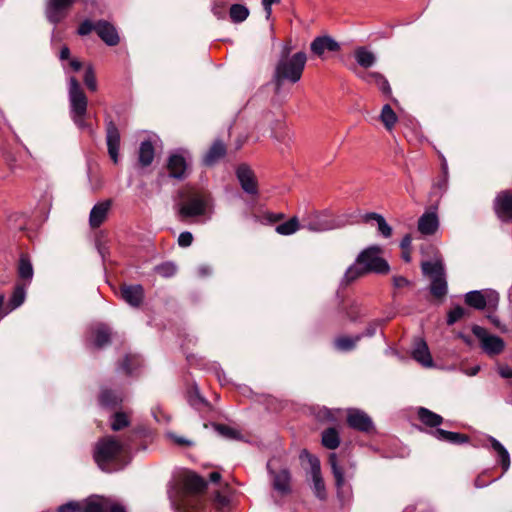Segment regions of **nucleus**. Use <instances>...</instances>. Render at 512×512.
<instances>
[{
    "mask_svg": "<svg viewBox=\"0 0 512 512\" xmlns=\"http://www.w3.org/2000/svg\"><path fill=\"white\" fill-rule=\"evenodd\" d=\"M207 487V482L193 471H185L182 488L169 491V499L175 512H191L200 505L199 496Z\"/></svg>",
    "mask_w": 512,
    "mask_h": 512,
    "instance_id": "nucleus-1",
    "label": "nucleus"
},
{
    "mask_svg": "<svg viewBox=\"0 0 512 512\" xmlns=\"http://www.w3.org/2000/svg\"><path fill=\"white\" fill-rule=\"evenodd\" d=\"M381 253L382 248L378 245L369 246L361 251L356 258V263L351 265L344 275L345 284L349 285L369 273L387 274L390 266L384 258L379 256Z\"/></svg>",
    "mask_w": 512,
    "mask_h": 512,
    "instance_id": "nucleus-2",
    "label": "nucleus"
},
{
    "mask_svg": "<svg viewBox=\"0 0 512 512\" xmlns=\"http://www.w3.org/2000/svg\"><path fill=\"white\" fill-rule=\"evenodd\" d=\"M306 62L307 54L304 51L294 53L292 58L277 59L271 76L274 93L280 94L286 83L293 85L299 82L302 78Z\"/></svg>",
    "mask_w": 512,
    "mask_h": 512,
    "instance_id": "nucleus-3",
    "label": "nucleus"
},
{
    "mask_svg": "<svg viewBox=\"0 0 512 512\" xmlns=\"http://www.w3.org/2000/svg\"><path fill=\"white\" fill-rule=\"evenodd\" d=\"M131 450L130 438L119 441L113 436H106L96 443L93 458L102 471L114 472L123 467L115 462L117 457L120 454L129 453Z\"/></svg>",
    "mask_w": 512,
    "mask_h": 512,
    "instance_id": "nucleus-4",
    "label": "nucleus"
},
{
    "mask_svg": "<svg viewBox=\"0 0 512 512\" xmlns=\"http://www.w3.org/2000/svg\"><path fill=\"white\" fill-rule=\"evenodd\" d=\"M212 210V199L203 191H190L182 195V200L177 204V213L182 221L191 218L205 216Z\"/></svg>",
    "mask_w": 512,
    "mask_h": 512,
    "instance_id": "nucleus-5",
    "label": "nucleus"
},
{
    "mask_svg": "<svg viewBox=\"0 0 512 512\" xmlns=\"http://www.w3.org/2000/svg\"><path fill=\"white\" fill-rule=\"evenodd\" d=\"M68 100L70 117L74 124L79 129H88L89 125L85 121L88 99L74 76L68 78Z\"/></svg>",
    "mask_w": 512,
    "mask_h": 512,
    "instance_id": "nucleus-6",
    "label": "nucleus"
},
{
    "mask_svg": "<svg viewBox=\"0 0 512 512\" xmlns=\"http://www.w3.org/2000/svg\"><path fill=\"white\" fill-rule=\"evenodd\" d=\"M190 153L182 148L172 151L168 157L167 170L170 178L184 180L190 173Z\"/></svg>",
    "mask_w": 512,
    "mask_h": 512,
    "instance_id": "nucleus-7",
    "label": "nucleus"
},
{
    "mask_svg": "<svg viewBox=\"0 0 512 512\" xmlns=\"http://www.w3.org/2000/svg\"><path fill=\"white\" fill-rule=\"evenodd\" d=\"M472 333L479 339L482 350L488 356L493 357L503 352L505 342L501 337L488 334L487 330L479 325L472 326Z\"/></svg>",
    "mask_w": 512,
    "mask_h": 512,
    "instance_id": "nucleus-8",
    "label": "nucleus"
},
{
    "mask_svg": "<svg viewBox=\"0 0 512 512\" xmlns=\"http://www.w3.org/2000/svg\"><path fill=\"white\" fill-rule=\"evenodd\" d=\"M498 300L499 296L494 291L483 293L480 290H473L464 295L465 304L476 310H484L487 307L489 309H495Z\"/></svg>",
    "mask_w": 512,
    "mask_h": 512,
    "instance_id": "nucleus-9",
    "label": "nucleus"
},
{
    "mask_svg": "<svg viewBox=\"0 0 512 512\" xmlns=\"http://www.w3.org/2000/svg\"><path fill=\"white\" fill-rule=\"evenodd\" d=\"M76 0H46L45 16L47 20L57 25L68 14V11L73 6Z\"/></svg>",
    "mask_w": 512,
    "mask_h": 512,
    "instance_id": "nucleus-10",
    "label": "nucleus"
},
{
    "mask_svg": "<svg viewBox=\"0 0 512 512\" xmlns=\"http://www.w3.org/2000/svg\"><path fill=\"white\" fill-rule=\"evenodd\" d=\"M493 210L498 219L504 223L512 222V190L500 191L494 201Z\"/></svg>",
    "mask_w": 512,
    "mask_h": 512,
    "instance_id": "nucleus-11",
    "label": "nucleus"
},
{
    "mask_svg": "<svg viewBox=\"0 0 512 512\" xmlns=\"http://www.w3.org/2000/svg\"><path fill=\"white\" fill-rule=\"evenodd\" d=\"M235 175L243 191L250 195L258 194V182L254 171L246 163H241L235 168Z\"/></svg>",
    "mask_w": 512,
    "mask_h": 512,
    "instance_id": "nucleus-12",
    "label": "nucleus"
},
{
    "mask_svg": "<svg viewBox=\"0 0 512 512\" xmlns=\"http://www.w3.org/2000/svg\"><path fill=\"white\" fill-rule=\"evenodd\" d=\"M346 421L348 426L354 430L367 434L375 431V426L371 417L362 410H349Z\"/></svg>",
    "mask_w": 512,
    "mask_h": 512,
    "instance_id": "nucleus-13",
    "label": "nucleus"
},
{
    "mask_svg": "<svg viewBox=\"0 0 512 512\" xmlns=\"http://www.w3.org/2000/svg\"><path fill=\"white\" fill-rule=\"evenodd\" d=\"M263 120L270 126L271 136L278 142L288 145L292 139L286 124L280 119H274L272 111L263 114Z\"/></svg>",
    "mask_w": 512,
    "mask_h": 512,
    "instance_id": "nucleus-14",
    "label": "nucleus"
},
{
    "mask_svg": "<svg viewBox=\"0 0 512 512\" xmlns=\"http://www.w3.org/2000/svg\"><path fill=\"white\" fill-rule=\"evenodd\" d=\"M267 468L272 476V486L274 490L278 491L282 495L289 494L291 492V475L289 470L284 468L279 471H273L271 469L270 462L267 464Z\"/></svg>",
    "mask_w": 512,
    "mask_h": 512,
    "instance_id": "nucleus-15",
    "label": "nucleus"
},
{
    "mask_svg": "<svg viewBox=\"0 0 512 512\" xmlns=\"http://www.w3.org/2000/svg\"><path fill=\"white\" fill-rule=\"evenodd\" d=\"M303 452L309 456L315 495L318 499L325 500L327 494L324 480L321 476L320 462L317 458L313 457L312 455H309L306 450H304Z\"/></svg>",
    "mask_w": 512,
    "mask_h": 512,
    "instance_id": "nucleus-16",
    "label": "nucleus"
},
{
    "mask_svg": "<svg viewBox=\"0 0 512 512\" xmlns=\"http://www.w3.org/2000/svg\"><path fill=\"white\" fill-rule=\"evenodd\" d=\"M112 206V200L106 199L96 203L89 214V225L95 229L100 227L107 219L108 213Z\"/></svg>",
    "mask_w": 512,
    "mask_h": 512,
    "instance_id": "nucleus-17",
    "label": "nucleus"
},
{
    "mask_svg": "<svg viewBox=\"0 0 512 512\" xmlns=\"http://www.w3.org/2000/svg\"><path fill=\"white\" fill-rule=\"evenodd\" d=\"M350 70L355 72V74L362 80L369 82L371 79L379 88L381 93L388 98H392V89L387 80V78L381 74L380 72H369V73H359L357 72L355 67H350Z\"/></svg>",
    "mask_w": 512,
    "mask_h": 512,
    "instance_id": "nucleus-18",
    "label": "nucleus"
},
{
    "mask_svg": "<svg viewBox=\"0 0 512 512\" xmlns=\"http://www.w3.org/2000/svg\"><path fill=\"white\" fill-rule=\"evenodd\" d=\"M106 141L109 156L114 163H117L120 146V133L117 126L112 121H109L106 126Z\"/></svg>",
    "mask_w": 512,
    "mask_h": 512,
    "instance_id": "nucleus-19",
    "label": "nucleus"
},
{
    "mask_svg": "<svg viewBox=\"0 0 512 512\" xmlns=\"http://www.w3.org/2000/svg\"><path fill=\"white\" fill-rule=\"evenodd\" d=\"M120 293L122 299L132 307H139L144 299V289L140 284L124 285Z\"/></svg>",
    "mask_w": 512,
    "mask_h": 512,
    "instance_id": "nucleus-20",
    "label": "nucleus"
},
{
    "mask_svg": "<svg viewBox=\"0 0 512 512\" xmlns=\"http://www.w3.org/2000/svg\"><path fill=\"white\" fill-rule=\"evenodd\" d=\"M95 31L108 46H115L119 43L118 32L111 23L100 20L96 23Z\"/></svg>",
    "mask_w": 512,
    "mask_h": 512,
    "instance_id": "nucleus-21",
    "label": "nucleus"
},
{
    "mask_svg": "<svg viewBox=\"0 0 512 512\" xmlns=\"http://www.w3.org/2000/svg\"><path fill=\"white\" fill-rule=\"evenodd\" d=\"M310 49L316 56L322 57L325 51H339L340 45L330 36H319L311 42Z\"/></svg>",
    "mask_w": 512,
    "mask_h": 512,
    "instance_id": "nucleus-22",
    "label": "nucleus"
},
{
    "mask_svg": "<svg viewBox=\"0 0 512 512\" xmlns=\"http://www.w3.org/2000/svg\"><path fill=\"white\" fill-rule=\"evenodd\" d=\"M338 310L346 315L351 322H356L360 318L366 316V312L362 305L356 300H340L338 303Z\"/></svg>",
    "mask_w": 512,
    "mask_h": 512,
    "instance_id": "nucleus-23",
    "label": "nucleus"
},
{
    "mask_svg": "<svg viewBox=\"0 0 512 512\" xmlns=\"http://www.w3.org/2000/svg\"><path fill=\"white\" fill-rule=\"evenodd\" d=\"M430 434L439 441L448 442L454 445H461L470 441V437L466 434L447 431L441 428L431 431Z\"/></svg>",
    "mask_w": 512,
    "mask_h": 512,
    "instance_id": "nucleus-24",
    "label": "nucleus"
},
{
    "mask_svg": "<svg viewBox=\"0 0 512 512\" xmlns=\"http://www.w3.org/2000/svg\"><path fill=\"white\" fill-rule=\"evenodd\" d=\"M229 137L233 139L231 145L234 146V151H237L248 139V129L243 123L235 122L229 128Z\"/></svg>",
    "mask_w": 512,
    "mask_h": 512,
    "instance_id": "nucleus-25",
    "label": "nucleus"
},
{
    "mask_svg": "<svg viewBox=\"0 0 512 512\" xmlns=\"http://www.w3.org/2000/svg\"><path fill=\"white\" fill-rule=\"evenodd\" d=\"M412 356L414 360L421 363L423 366L430 367L433 364L428 345L423 339H417L415 342Z\"/></svg>",
    "mask_w": 512,
    "mask_h": 512,
    "instance_id": "nucleus-26",
    "label": "nucleus"
},
{
    "mask_svg": "<svg viewBox=\"0 0 512 512\" xmlns=\"http://www.w3.org/2000/svg\"><path fill=\"white\" fill-rule=\"evenodd\" d=\"M439 226L435 213H424L418 220V230L424 235H433Z\"/></svg>",
    "mask_w": 512,
    "mask_h": 512,
    "instance_id": "nucleus-27",
    "label": "nucleus"
},
{
    "mask_svg": "<svg viewBox=\"0 0 512 512\" xmlns=\"http://www.w3.org/2000/svg\"><path fill=\"white\" fill-rule=\"evenodd\" d=\"M26 297V287L25 285H17L9 299L7 306H2L1 313H5V316L11 311L20 307Z\"/></svg>",
    "mask_w": 512,
    "mask_h": 512,
    "instance_id": "nucleus-28",
    "label": "nucleus"
},
{
    "mask_svg": "<svg viewBox=\"0 0 512 512\" xmlns=\"http://www.w3.org/2000/svg\"><path fill=\"white\" fill-rule=\"evenodd\" d=\"M354 57L358 65L364 69L371 68L377 61L376 55L364 46L357 47L354 50Z\"/></svg>",
    "mask_w": 512,
    "mask_h": 512,
    "instance_id": "nucleus-29",
    "label": "nucleus"
},
{
    "mask_svg": "<svg viewBox=\"0 0 512 512\" xmlns=\"http://www.w3.org/2000/svg\"><path fill=\"white\" fill-rule=\"evenodd\" d=\"M418 419L426 426L430 428L437 429L440 426L444 419L441 415L425 408L420 407L417 412Z\"/></svg>",
    "mask_w": 512,
    "mask_h": 512,
    "instance_id": "nucleus-30",
    "label": "nucleus"
},
{
    "mask_svg": "<svg viewBox=\"0 0 512 512\" xmlns=\"http://www.w3.org/2000/svg\"><path fill=\"white\" fill-rule=\"evenodd\" d=\"M109 499L107 497L93 496L84 502L83 512H108Z\"/></svg>",
    "mask_w": 512,
    "mask_h": 512,
    "instance_id": "nucleus-31",
    "label": "nucleus"
},
{
    "mask_svg": "<svg viewBox=\"0 0 512 512\" xmlns=\"http://www.w3.org/2000/svg\"><path fill=\"white\" fill-rule=\"evenodd\" d=\"M363 338V335H355L354 337L339 336L334 339L333 346L337 351L350 352L353 351L358 342Z\"/></svg>",
    "mask_w": 512,
    "mask_h": 512,
    "instance_id": "nucleus-32",
    "label": "nucleus"
},
{
    "mask_svg": "<svg viewBox=\"0 0 512 512\" xmlns=\"http://www.w3.org/2000/svg\"><path fill=\"white\" fill-rule=\"evenodd\" d=\"M492 449L497 453L499 458V464L502 467L503 472H506L510 467V454L507 449L494 437L488 438Z\"/></svg>",
    "mask_w": 512,
    "mask_h": 512,
    "instance_id": "nucleus-33",
    "label": "nucleus"
},
{
    "mask_svg": "<svg viewBox=\"0 0 512 512\" xmlns=\"http://www.w3.org/2000/svg\"><path fill=\"white\" fill-rule=\"evenodd\" d=\"M224 155V142L221 139L215 140L203 158L207 166L214 165Z\"/></svg>",
    "mask_w": 512,
    "mask_h": 512,
    "instance_id": "nucleus-34",
    "label": "nucleus"
},
{
    "mask_svg": "<svg viewBox=\"0 0 512 512\" xmlns=\"http://www.w3.org/2000/svg\"><path fill=\"white\" fill-rule=\"evenodd\" d=\"M155 150L150 140L142 141L139 147L138 160L143 166H149L154 160Z\"/></svg>",
    "mask_w": 512,
    "mask_h": 512,
    "instance_id": "nucleus-35",
    "label": "nucleus"
},
{
    "mask_svg": "<svg viewBox=\"0 0 512 512\" xmlns=\"http://www.w3.org/2000/svg\"><path fill=\"white\" fill-rule=\"evenodd\" d=\"M429 290L434 298L442 300L448 292V285L445 279V274L439 277H434L431 280Z\"/></svg>",
    "mask_w": 512,
    "mask_h": 512,
    "instance_id": "nucleus-36",
    "label": "nucleus"
},
{
    "mask_svg": "<svg viewBox=\"0 0 512 512\" xmlns=\"http://www.w3.org/2000/svg\"><path fill=\"white\" fill-rule=\"evenodd\" d=\"M370 220H375L377 222L378 231L383 237L389 238L392 236V228L382 215L375 212L367 213L364 216V221L369 222Z\"/></svg>",
    "mask_w": 512,
    "mask_h": 512,
    "instance_id": "nucleus-37",
    "label": "nucleus"
},
{
    "mask_svg": "<svg viewBox=\"0 0 512 512\" xmlns=\"http://www.w3.org/2000/svg\"><path fill=\"white\" fill-rule=\"evenodd\" d=\"M322 445L330 450H335L340 444L339 433L336 428L329 427L322 432Z\"/></svg>",
    "mask_w": 512,
    "mask_h": 512,
    "instance_id": "nucleus-38",
    "label": "nucleus"
},
{
    "mask_svg": "<svg viewBox=\"0 0 512 512\" xmlns=\"http://www.w3.org/2000/svg\"><path fill=\"white\" fill-rule=\"evenodd\" d=\"M18 275L22 280L26 281L28 284L32 281L34 271L31 260L27 255L22 254L20 256L18 264Z\"/></svg>",
    "mask_w": 512,
    "mask_h": 512,
    "instance_id": "nucleus-39",
    "label": "nucleus"
},
{
    "mask_svg": "<svg viewBox=\"0 0 512 512\" xmlns=\"http://www.w3.org/2000/svg\"><path fill=\"white\" fill-rule=\"evenodd\" d=\"M250 15V10L244 4H232L229 8V18L233 23L244 22Z\"/></svg>",
    "mask_w": 512,
    "mask_h": 512,
    "instance_id": "nucleus-40",
    "label": "nucleus"
},
{
    "mask_svg": "<svg viewBox=\"0 0 512 512\" xmlns=\"http://www.w3.org/2000/svg\"><path fill=\"white\" fill-rule=\"evenodd\" d=\"M123 401L122 396L109 389H102L100 396H99V402L104 407H116Z\"/></svg>",
    "mask_w": 512,
    "mask_h": 512,
    "instance_id": "nucleus-41",
    "label": "nucleus"
},
{
    "mask_svg": "<svg viewBox=\"0 0 512 512\" xmlns=\"http://www.w3.org/2000/svg\"><path fill=\"white\" fill-rule=\"evenodd\" d=\"M94 334V346L96 348H102L110 342L111 332L106 325L98 324L94 329Z\"/></svg>",
    "mask_w": 512,
    "mask_h": 512,
    "instance_id": "nucleus-42",
    "label": "nucleus"
},
{
    "mask_svg": "<svg viewBox=\"0 0 512 512\" xmlns=\"http://www.w3.org/2000/svg\"><path fill=\"white\" fill-rule=\"evenodd\" d=\"M421 269L424 275L429 276L432 279L445 274L443 264L440 261H424L421 263Z\"/></svg>",
    "mask_w": 512,
    "mask_h": 512,
    "instance_id": "nucleus-43",
    "label": "nucleus"
},
{
    "mask_svg": "<svg viewBox=\"0 0 512 512\" xmlns=\"http://www.w3.org/2000/svg\"><path fill=\"white\" fill-rule=\"evenodd\" d=\"M328 462L331 466L332 474L335 479V485L337 488H341L344 485V472L342 468L338 465L337 456L335 453H331L328 458Z\"/></svg>",
    "mask_w": 512,
    "mask_h": 512,
    "instance_id": "nucleus-44",
    "label": "nucleus"
},
{
    "mask_svg": "<svg viewBox=\"0 0 512 512\" xmlns=\"http://www.w3.org/2000/svg\"><path fill=\"white\" fill-rule=\"evenodd\" d=\"M140 365L141 360L137 355L127 354L119 369L123 370L127 375H133Z\"/></svg>",
    "mask_w": 512,
    "mask_h": 512,
    "instance_id": "nucleus-45",
    "label": "nucleus"
},
{
    "mask_svg": "<svg viewBox=\"0 0 512 512\" xmlns=\"http://www.w3.org/2000/svg\"><path fill=\"white\" fill-rule=\"evenodd\" d=\"M380 119L387 130H391L398 120L396 113L389 104L382 107Z\"/></svg>",
    "mask_w": 512,
    "mask_h": 512,
    "instance_id": "nucleus-46",
    "label": "nucleus"
},
{
    "mask_svg": "<svg viewBox=\"0 0 512 512\" xmlns=\"http://www.w3.org/2000/svg\"><path fill=\"white\" fill-rule=\"evenodd\" d=\"M253 217L255 221L269 225L282 221L285 218L283 213H272V212H262V213H253Z\"/></svg>",
    "mask_w": 512,
    "mask_h": 512,
    "instance_id": "nucleus-47",
    "label": "nucleus"
},
{
    "mask_svg": "<svg viewBox=\"0 0 512 512\" xmlns=\"http://www.w3.org/2000/svg\"><path fill=\"white\" fill-rule=\"evenodd\" d=\"M300 228L299 220L296 216L290 218L288 221L276 226V232L280 235H292Z\"/></svg>",
    "mask_w": 512,
    "mask_h": 512,
    "instance_id": "nucleus-48",
    "label": "nucleus"
},
{
    "mask_svg": "<svg viewBox=\"0 0 512 512\" xmlns=\"http://www.w3.org/2000/svg\"><path fill=\"white\" fill-rule=\"evenodd\" d=\"M177 265L173 261H166L155 266L154 271L163 278H171L177 273Z\"/></svg>",
    "mask_w": 512,
    "mask_h": 512,
    "instance_id": "nucleus-49",
    "label": "nucleus"
},
{
    "mask_svg": "<svg viewBox=\"0 0 512 512\" xmlns=\"http://www.w3.org/2000/svg\"><path fill=\"white\" fill-rule=\"evenodd\" d=\"M465 316H469V311L461 305H456L453 309L447 312L446 324L448 326H452Z\"/></svg>",
    "mask_w": 512,
    "mask_h": 512,
    "instance_id": "nucleus-50",
    "label": "nucleus"
},
{
    "mask_svg": "<svg viewBox=\"0 0 512 512\" xmlns=\"http://www.w3.org/2000/svg\"><path fill=\"white\" fill-rule=\"evenodd\" d=\"M128 415L124 412H116L111 416L110 425L113 431H119L129 425Z\"/></svg>",
    "mask_w": 512,
    "mask_h": 512,
    "instance_id": "nucleus-51",
    "label": "nucleus"
},
{
    "mask_svg": "<svg viewBox=\"0 0 512 512\" xmlns=\"http://www.w3.org/2000/svg\"><path fill=\"white\" fill-rule=\"evenodd\" d=\"M84 83L87 86V88L91 91L97 90V81L94 74V70L92 66H88L85 75H84Z\"/></svg>",
    "mask_w": 512,
    "mask_h": 512,
    "instance_id": "nucleus-52",
    "label": "nucleus"
},
{
    "mask_svg": "<svg viewBox=\"0 0 512 512\" xmlns=\"http://www.w3.org/2000/svg\"><path fill=\"white\" fill-rule=\"evenodd\" d=\"M82 510V505L77 501H69L57 508V512H82Z\"/></svg>",
    "mask_w": 512,
    "mask_h": 512,
    "instance_id": "nucleus-53",
    "label": "nucleus"
},
{
    "mask_svg": "<svg viewBox=\"0 0 512 512\" xmlns=\"http://www.w3.org/2000/svg\"><path fill=\"white\" fill-rule=\"evenodd\" d=\"M292 50H293V46H292V40L291 39H287L283 44H282V47H281V50L279 52V55H278V58L277 59H287V58H292Z\"/></svg>",
    "mask_w": 512,
    "mask_h": 512,
    "instance_id": "nucleus-54",
    "label": "nucleus"
},
{
    "mask_svg": "<svg viewBox=\"0 0 512 512\" xmlns=\"http://www.w3.org/2000/svg\"><path fill=\"white\" fill-rule=\"evenodd\" d=\"M178 245L180 247L186 248L189 247L193 242V235L189 231L181 232L178 236Z\"/></svg>",
    "mask_w": 512,
    "mask_h": 512,
    "instance_id": "nucleus-55",
    "label": "nucleus"
},
{
    "mask_svg": "<svg viewBox=\"0 0 512 512\" xmlns=\"http://www.w3.org/2000/svg\"><path fill=\"white\" fill-rule=\"evenodd\" d=\"M96 23L94 24L90 20H84L79 28H78V34L81 36H86L90 34L93 30L95 31Z\"/></svg>",
    "mask_w": 512,
    "mask_h": 512,
    "instance_id": "nucleus-56",
    "label": "nucleus"
},
{
    "mask_svg": "<svg viewBox=\"0 0 512 512\" xmlns=\"http://www.w3.org/2000/svg\"><path fill=\"white\" fill-rule=\"evenodd\" d=\"M212 504L214 506V508L218 511V512H221L224 508V496L221 494L220 491H217L214 493L213 497H212Z\"/></svg>",
    "mask_w": 512,
    "mask_h": 512,
    "instance_id": "nucleus-57",
    "label": "nucleus"
},
{
    "mask_svg": "<svg viewBox=\"0 0 512 512\" xmlns=\"http://www.w3.org/2000/svg\"><path fill=\"white\" fill-rule=\"evenodd\" d=\"M380 323L381 322L379 320H375V321L370 322L368 324V326L365 328L364 332L361 333L360 335H363V338L364 337H373L376 334L377 326Z\"/></svg>",
    "mask_w": 512,
    "mask_h": 512,
    "instance_id": "nucleus-58",
    "label": "nucleus"
},
{
    "mask_svg": "<svg viewBox=\"0 0 512 512\" xmlns=\"http://www.w3.org/2000/svg\"><path fill=\"white\" fill-rule=\"evenodd\" d=\"M68 67H69L71 70H73V71L77 72V71H79V70L81 69V67H82V63H81L78 59L73 58V59H70V60L68 61L67 65H66V64H63V69H64V71H65V73H66V74L68 73Z\"/></svg>",
    "mask_w": 512,
    "mask_h": 512,
    "instance_id": "nucleus-59",
    "label": "nucleus"
},
{
    "mask_svg": "<svg viewBox=\"0 0 512 512\" xmlns=\"http://www.w3.org/2000/svg\"><path fill=\"white\" fill-rule=\"evenodd\" d=\"M213 273V268L208 264H202L197 268V275L200 278H205L211 276Z\"/></svg>",
    "mask_w": 512,
    "mask_h": 512,
    "instance_id": "nucleus-60",
    "label": "nucleus"
},
{
    "mask_svg": "<svg viewBox=\"0 0 512 512\" xmlns=\"http://www.w3.org/2000/svg\"><path fill=\"white\" fill-rule=\"evenodd\" d=\"M212 13L218 18L222 19L224 13V5L221 0H217L212 5Z\"/></svg>",
    "mask_w": 512,
    "mask_h": 512,
    "instance_id": "nucleus-61",
    "label": "nucleus"
},
{
    "mask_svg": "<svg viewBox=\"0 0 512 512\" xmlns=\"http://www.w3.org/2000/svg\"><path fill=\"white\" fill-rule=\"evenodd\" d=\"M169 438L173 440L174 443L180 445V446H191L192 442L182 436H178L173 433L168 434Z\"/></svg>",
    "mask_w": 512,
    "mask_h": 512,
    "instance_id": "nucleus-62",
    "label": "nucleus"
},
{
    "mask_svg": "<svg viewBox=\"0 0 512 512\" xmlns=\"http://www.w3.org/2000/svg\"><path fill=\"white\" fill-rule=\"evenodd\" d=\"M204 427L206 429L211 428L217 435L221 437L224 436V424L211 422L209 424L205 423Z\"/></svg>",
    "mask_w": 512,
    "mask_h": 512,
    "instance_id": "nucleus-63",
    "label": "nucleus"
},
{
    "mask_svg": "<svg viewBox=\"0 0 512 512\" xmlns=\"http://www.w3.org/2000/svg\"><path fill=\"white\" fill-rule=\"evenodd\" d=\"M108 512H126V509L123 505L113 501L110 498L108 503Z\"/></svg>",
    "mask_w": 512,
    "mask_h": 512,
    "instance_id": "nucleus-64",
    "label": "nucleus"
}]
</instances>
